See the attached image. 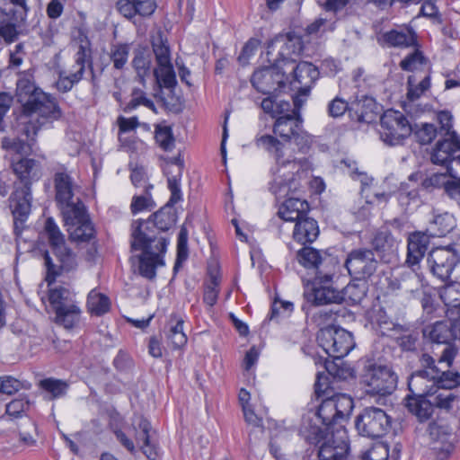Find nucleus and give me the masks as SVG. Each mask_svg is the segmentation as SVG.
<instances>
[{"label":"nucleus","instance_id":"obj_36","mask_svg":"<svg viewBox=\"0 0 460 460\" xmlns=\"http://www.w3.org/2000/svg\"><path fill=\"white\" fill-rule=\"evenodd\" d=\"M423 336L432 342L447 344L454 338L451 323L447 321H438L423 329Z\"/></svg>","mask_w":460,"mask_h":460},{"label":"nucleus","instance_id":"obj_32","mask_svg":"<svg viewBox=\"0 0 460 460\" xmlns=\"http://www.w3.org/2000/svg\"><path fill=\"white\" fill-rule=\"evenodd\" d=\"M319 235V227L316 220L305 217L296 222L293 237L303 244L313 243Z\"/></svg>","mask_w":460,"mask_h":460},{"label":"nucleus","instance_id":"obj_2","mask_svg":"<svg viewBox=\"0 0 460 460\" xmlns=\"http://www.w3.org/2000/svg\"><path fill=\"white\" fill-rule=\"evenodd\" d=\"M174 223V214L166 207L154 213L147 220L138 219L132 223L130 246L132 251L141 252L138 270L142 277L155 279L156 268L164 264V255L168 241L161 233L169 230Z\"/></svg>","mask_w":460,"mask_h":460},{"label":"nucleus","instance_id":"obj_50","mask_svg":"<svg viewBox=\"0 0 460 460\" xmlns=\"http://www.w3.org/2000/svg\"><path fill=\"white\" fill-rule=\"evenodd\" d=\"M40 386L51 394L53 398L63 396L67 389V384L62 380L55 378H46L40 382Z\"/></svg>","mask_w":460,"mask_h":460},{"label":"nucleus","instance_id":"obj_10","mask_svg":"<svg viewBox=\"0 0 460 460\" xmlns=\"http://www.w3.org/2000/svg\"><path fill=\"white\" fill-rule=\"evenodd\" d=\"M49 301L56 314V323L72 329L79 322L81 310L70 289L61 286L50 288Z\"/></svg>","mask_w":460,"mask_h":460},{"label":"nucleus","instance_id":"obj_31","mask_svg":"<svg viewBox=\"0 0 460 460\" xmlns=\"http://www.w3.org/2000/svg\"><path fill=\"white\" fill-rule=\"evenodd\" d=\"M373 252L384 257L393 253L397 248V241L387 227H381L371 239Z\"/></svg>","mask_w":460,"mask_h":460},{"label":"nucleus","instance_id":"obj_41","mask_svg":"<svg viewBox=\"0 0 460 460\" xmlns=\"http://www.w3.org/2000/svg\"><path fill=\"white\" fill-rule=\"evenodd\" d=\"M430 88V76L425 75L419 82L415 75H409L407 79V99L410 102L418 100Z\"/></svg>","mask_w":460,"mask_h":460},{"label":"nucleus","instance_id":"obj_34","mask_svg":"<svg viewBox=\"0 0 460 460\" xmlns=\"http://www.w3.org/2000/svg\"><path fill=\"white\" fill-rule=\"evenodd\" d=\"M135 429H136V439L138 442H143L142 451L146 455V456L150 460H155L157 453L154 445L151 444L150 441V430L151 425L150 422L140 416L135 422Z\"/></svg>","mask_w":460,"mask_h":460},{"label":"nucleus","instance_id":"obj_52","mask_svg":"<svg viewBox=\"0 0 460 460\" xmlns=\"http://www.w3.org/2000/svg\"><path fill=\"white\" fill-rule=\"evenodd\" d=\"M30 400L26 395H22L6 404V413L12 417L19 418L29 411Z\"/></svg>","mask_w":460,"mask_h":460},{"label":"nucleus","instance_id":"obj_47","mask_svg":"<svg viewBox=\"0 0 460 460\" xmlns=\"http://www.w3.org/2000/svg\"><path fill=\"white\" fill-rule=\"evenodd\" d=\"M151 189L143 190L142 193L135 195L130 205L131 212L137 214L145 209H152L154 201L150 193Z\"/></svg>","mask_w":460,"mask_h":460},{"label":"nucleus","instance_id":"obj_33","mask_svg":"<svg viewBox=\"0 0 460 460\" xmlns=\"http://www.w3.org/2000/svg\"><path fill=\"white\" fill-rule=\"evenodd\" d=\"M302 119L297 115H285L279 117L273 126V132L275 135L279 136L283 139L290 140L294 134H297L301 129Z\"/></svg>","mask_w":460,"mask_h":460},{"label":"nucleus","instance_id":"obj_39","mask_svg":"<svg viewBox=\"0 0 460 460\" xmlns=\"http://www.w3.org/2000/svg\"><path fill=\"white\" fill-rule=\"evenodd\" d=\"M86 305L92 314L99 316L110 310L111 301L106 295L94 288L88 294Z\"/></svg>","mask_w":460,"mask_h":460},{"label":"nucleus","instance_id":"obj_26","mask_svg":"<svg viewBox=\"0 0 460 460\" xmlns=\"http://www.w3.org/2000/svg\"><path fill=\"white\" fill-rule=\"evenodd\" d=\"M378 106L374 98L367 95L350 102V118L358 122L371 123L376 119Z\"/></svg>","mask_w":460,"mask_h":460},{"label":"nucleus","instance_id":"obj_40","mask_svg":"<svg viewBox=\"0 0 460 460\" xmlns=\"http://www.w3.org/2000/svg\"><path fill=\"white\" fill-rule=\"evenodd\" d=\"M316 417L321 420L322 423L326 426L325 429H328V430H330L331 425L337 423L339 420H341L336 411L335 403L330 396L322 400Z\"/></svg>","mask_w":460,"mask_h":460},{"label":"nucleus","instance_id":"obj_17","mask_svg":"<svg viewBox=\"0 0 460 460\" xmlns=\"http://www.w3.org/2000/svg\"><path fill=\"white\" fill-rule=\"evenodd\" d=\"M430 450L438 460H447L454 449L453 428L444 420L432 422L429 426Z\"/></svg>","mask_w":460,"mask_h":460},{"label":"nucleus","instance_id":"obj_13","mask_svg":"<svg viewBox=\"0 0 460 460\" xmlns=\"http://www.w3.org/2000/svg\"><path fill=\"white\" fill-rule=\"evenodd\" d=\"M355 425L361 436L378 438L391 429V418L380 408L367 407L357 416Z\"/></svg>","mask_w":460,"mask_h":460},{"label":"nucleus","instance_id":"obj_18","mask_svg":"<svg viewBox=\"0 0 460 460\" xmlns=\"http://www.w3.org/2000/svg\"><path fill=\"white\" fill-rule=\"evenodd\" d=\"M10 167L16 177L13 185L31 187L42 177L41 164L33 158L12 157Z\"/></svg>","mask_w":460,"mask_h":460},{"label":"nucleus","instance_id":"obj_9","mask_svg":"<svg viewBox=\"0 0 460 460\" xmlns=\"http://www.w3.org/2000/svg\"><path fill=\"white\" fill-rule=\"evenodd\" d=\"M412 132L413 126L399 111L390 109L380 117V138L386 146H402Z\"/></svg>","mask_w":460,"mask_h":460},{"label":"nucleus","instance_id":"obj_22","mask_svg":"<svg viewBox=\"0 0 460 460\" xmlns=\"http://www.w3.org/2000/svg\"><path fill=\"white\" fill-rule=\"evenodd\" d=\"M184 162L181 155L169 158L164 167V173L167 176L168 189L171 191V198L167 203L168 207H172L179 202L181 198V178Z\"/></svg>","mask_w":460,"mask_h":460},{"label":"nucleus","instance_id":"obj_15","mask_svg":"<svg viewBox=\"0 0 460 460\" xmlns=\"http://www.w3.org/2000/svg\"><path fill=\"white\" fill-rule=\"evenodd\" d=\"M344 266L349 275L366 279L375 274L378 268V261L373 250L361 247L353 249L348 253Z\"/></svg>","mask_w":460,"mask_h":460},{"label":"nucleus","instance_id":"obj_63","mask_svg":"<svg viewBox=\"0 0 460 460\" xmlns=\"http://www.w3.org/2000/svg\"><path fill=\"white\" fill-rule=\"evenodd\" d=\"M388 456L386 446L378 443L363 454V460H387Z\"/></svg>","mask_w":460,"mask_h":460},{"label":"nucleus","instance_id":"obj_8","mask_svg":"<svg viewBox=\"0 0 460 460\" xmlns=\"http://www.w3.org/2000/svg\"><path fill=\"white\" fill-rule=\"evenodd\" d=\"M55 200L62 215L76 217L80 215V208L84 203L75 197V183L74 178L64 166L58 167L53 176Z\"/></svg>","mask_w":460,"mask_h":460},{"label":"nucleus","instance_id":"obj_57","mask_svg":"<svg viewBox=\"0 0 460 460\" xmlns=\"http://www.w3.org/2000/svg\"><path fill=\"white\" fill-rule=\"evenodd\" d=\"M130 180L137 188L153 189V185L147 182L146 171L143 166L137 165L132 169Z\"/></svg>","mask_w":460,"mask_h":460},{"label":"nucleus","instance_id":"obj_29","mask_svg":"<svg viewBox=\"0 0 460 460\" xmlns=\"http://www.w3.org/2000/svg\"><path fill=\"white\" fill-rule=\"evenodd\" d=\"M421 369L415 371L408 381V385L423 386L425 380L435 382L438 377L440 369L437 367L435 359L428 353H422L420 357ZM416 387H414L415 389Z\"/></svg>","mask_w":460,"mask_h":460},{"label":"nucleus","instance_id":"obj_28","mask_svg":"<svg viewBox=\"0 0 460 460\" xmlns=\"http://www.w3.org/2000/svg\"><path fill=\"white\" fill-rule=\"evenodd\" d=\"M297 261L306 269H314L315 274H318L323 270V263L327 261H331L333 264L334 269L338 267V261L336 258L327 254H322L320 251L314 249L310 246H305L300 249L296 253Z\"/></svg>","mask_w":460,"mask_h":460},{"label":"nucleus","instance_id":"obj_5","mask_svg":"<svg viewBox=\"0 0 460 460\" xmlns=\"http://www.w3.org/2000/svg\"><path fill=\"white\" fill-rule=\"evenodd\" d=\"M300 432L310 444L318 446L320 460H344L349 454V438L344 429L330 431L317 425H304Z\"/></svg>","mask_w":460,"mask_h":460},{"label":"nucleus","instance_id":"obj_21","mask_svg":"<svg viewBox=\"0 0 460 460\" xmlns=\"http://www.w3.org/2000/svg\"><path fill=\"white\" fill-rule=\"evenodd\" d=\"M408 385L411 394L405 397V407L408 411L415 415L420 421L428 420L433 413V402L427 399L429 390L427 386Z\"/></svg>","mask_w":460,"mask_h":460},{"label":"nucleus","instance_id":"obj_59","mask_svg":"<svg viewBox=\"0 0 460 460\" xmlns=\"http://www.w3.org/2000/svg\"><path fill=\"white\" fill-rule=\"evenodd\" d=\"M59 33V28L55 21H50L40 29V37L45 46H50L54 43L55 37Z\"/></svg>","mask_w":460,"mask_h":460},{"label":"nucleus","instance_id":"obj_53","mask_svg":"<svg viewBox=\"0 0 460 460\" xmlns=\"http://www.w3.org/2000/svg\"><path fill=\"white\" fill-rule=\"evenodd\" d=\"M155 138L159 146L164 151H170L174 146V137L170 127H157Z\"/></svg>","mask_w":460,"mask_h":460},{"label":"nucleus","instance_id":"obj_55","mask_svg":"<svg viewBox=\"0 0 460 460\" xmlns=\"http://www.w3.org/2000/svg\"><path fill=\"white\" fill-rule=\"evenodd\" d=\"M327 111L332 118L341 117L346 111H349L350 115V102L342 98L335 97L328 103Z\"/></svg>","mask_w":460,"mask_h":460},{"label":"nucleus","instance_id":"obj_20","mask_svg":"<svg viewBox=\"0 0 460 460\" xmlns=\"http://www.w3.org/2000/svg\"><path fill=\"white\" fill-rule=\"evenodd\" d=\"M251 83L258 92L270 95L285 85V73L279 66H265L252 74Z\"/></svg>","mask_w":460,"mask_h":460},{"label":"nucleus","instance_id":"obj_6","mask_svg":"<svg viewBox=\"0 0 460 460\" xmlns=\"http://www.w3.org/2000/svg\"><path fill=\"white\" fill-rule=\"evenodd\" d=\"M337 272L331 261L323 263V270L311 282V288L305 291L304 296L313 305L321 306L330 304H341V290L333 286V278Z\"/></svg>","mask_w":460,"mask_h":460},{"label":"nucleus","instance_id":"obj_1","mask_svg":"<svg viewBox=\"0 0 460 460\" xmlns=\"http://www.w3.org/2000/svg\"><path fill=\"white\" fill-rule=\"evenodd\" d=\"M256 146L268 152L276 162L275 167L271 169L273 179L269 189L277 198H287L278 211L279 219L296 222L306 217L309 211L308 202L291 194L298 190V179L310 169L308 159L287 156L286 146L270 135L257 137Z\"/></svg>","mask_w":460,"mask_h":460},{"label":"nucleus","instance_id":"obj_49","mask_svg":"<svg viewBox=\"0 0 460 460\" xmlns=\"http://www.w3.org/2000/svg\"><path fill=\"white\" fill-rule=\"evenodd\" d=\"M401 291L405 294H412L418 291L420 287V279L413 271H405L401 274V283L399 284Z\"/></svg>","mask_w":460,"mask_h":460},{"label":"nucleus","instance_id":"obj_14","mask_svg":"<svg viewBox=\"0 0 460 460\" xmlns=\"http://www.w3.org/2000/svg\"><path fill=\"white\" fill-rule=\"evenodd\" d=\"M86 66L90 70L91 80L94 83L95 74L93 71L91 49L86 45L81 44L75 56V65L73 66L75 70L68 75L64 71L59 72L58 79L56 82L57 89L61 93H67L72 90L74 85L77 84L83 79Z\"/></svg>","mask_w":460,"mask_h":460},{"label":"nucleus","instance_id":"obj_37","mask_svg":"<svg viewBox=\"0 0 460 460\" xmlns=\"http://www.w3.org/2000/svg\"><path fill=\"white\" fill-rule=\"evenodd\" d=\"M154 76L160 88L173 92L177 86L176 74L172 63L156 66L154 69Z\"/></svg>","mask_w":460,"mask_h":460},{"label":"nucleus","instance_id":"obj_64","mask_svg":"<svg viewBox=\"0 0 460 460\" xmlns=\"http://www.w3.org/2000/svg\"><path fill=\"white\" fill-rule=\"evenodd\" d=\"M434 164L445 166L447 172L453 179L460 178V155H456V153L445 163H433Z\"/></svg>","mask_w":460,"mask_h":460},{"label":"nucleus","instance_id":"obj_4","mask_svg":"<svg viewBox=\"0 0 460 460\" xmlns=\"http://www.w3.org/2000/svg\"><path fill=\"white\" fill-rule=\"evenodd\" d=\"M42 234L47 238L49 245L57 257L59 264H55L48 251L44 252V264L47 270L45 280L48 285L55 282L56 278L62 271H70L75 269L76 256L73 251L66 246L64 234L52 217H48L44 224Z\"/></svg>","mask_w":460,"mask_h":460},{"label":"nucleus","instance_id":"obj_42","mask_svg":"<svg viewBox=\"0 0 460 460\" xmlns=\"http://www.w3.org/2000/svg\"><path fill=\"white\" fill-rule=\"evenodd\" d=\"M342 302L349 305H358L367 295V286L365 283H349L342 290H341Z\"/></svg>","mask_w":460,"mask_h":460},{"label":"nucleus","instance_id":"obj_44","mask_svg":"<svg viewBox=\"0 0 460 460\" xmlns=\"http://www.w3.org/2000/svg\"><path fill=\"white\" fill-rule=\"evenodd\" d=\"M302 49L303 47L301 39L299 37L288 34L287 36V40L281 49L280 56L282 57L284 62H295L296 60L293 56H299Z\"/></svg>","mask_w":460,"mask_h":460},{"label":"nucleus","instance_id":"obj_30","mask_svg":"<svg viewBox=\"0 0 460 460\" xmlns=\"http://www.w3.org/2000/svg\"><path fill=\"white\" fill-rule=\"evenodd\" d=\"M23 122L24 119H22L18 131L20 135L24 136L26 139L17 137L14 138L4 137L2 140V147L4 149L13 151L19 155H28L32 152V147L36 142L35 137L38 133L37 131L34 135L31 133V136H27L22 131Z\"/></svg>","mask_w":460,"mask_h":460},{"label":"nucleus","instance_id":"obj_51","mask_svg":"<svg viewBox=\"0 0 460 460\" xmlns=\"http://www.w3.org/2000/svg\"><path fill=\"white\" fill-rule=\"evenodd\" d=\"M330 398L333 400L336 411L341 420L350 414L354 404L353 400L349 395L345 394H336L330 396Z\"/></svg>","mask_w":460,"mask_h":460},{"label":"nucleus","instance_id":"obj_62","mask_svg":"<svg viewBox=\"0 0 460 460\" xmlns=\"http://www.w3.org/2000/svg\"><path fill=\"white\" fill-rule=\"evenodd\" d=\"M398 345L402 350L414 351L419 346V333L411 332L398 338Z\"/></svg>","mask_w":460,"mask_h":460},{"label":"nucleus","instance_id":"obj_24","mask_svg":"<svg viewBox=\"0 0 460 460\" xmlns=\"http://www.w3.org/2000/svg\"><path fill=\"white\" fill-rule=\"evenodd\" d=\"M376 40L384 48H409L417 44L416 34L409 28L380 32L376 35Z\"/></svg>","mask_w":460,"mask_h":460},{"label":"nucleus","instance_id":"obj_12","mask_svg":"<svg viewBox=\"0 0 460 460\" xmlns=\"http://www.w3.org/2000/svg\"><path fill=\"white\" fill-rule=\"evenodd\" d=\"M453 117L449 111H440L438 114V120L440 124L439 135L441 138L436 143L431 154L432 163H445L454 153L460 151V137L455 130H452Z\"/></svg>","mask_w":460,"mask_h":460},{"label":"nucleus","instance_id":"obj_19","mask_svg":"<svg viewBox=\"0 0 460 460\" xmlns=\"http://www.w3.org/2000/svg\"><path fill=\"white\" fill-rule=\"evenodd\" d=\"M13 192L9 197V207L14 219V228L22 226L31 211L32 190L31 187L13 185Z\"/></svg>","mask_w":460,"mask_h":460},{"label":"nucleus","instance_id":"obj_38","mask_svg":"<svg viewBox=\"0 0 460 460\" xmlns=\"http://www.w3.org/2000/svg\"><path fill=\"white\" fill-rule=\"evenodd\" d=\"M132 66L137 73L136 79L143 86L146 84V77L150 74L151 57L145 49L135 51Z\"/></svg>","mask_w":460,"mask_h":460},{"label":"nucleus","instance_id":"obj_61","mask_svg":"<svg viewBox=\"0 0 460 460\" xmlns=\"http://www.w3.org/2000/svg\"><path fill=\"white\" fill-rule=\"evenodd\" d=\"M456 399L457 396L448 390L439 393L434 397V402H432L433 407L436 406L439 409L449 411Z\"/></svg>","mask_w":460,"mask_h":460},{"label":"nucleus","instance_id":"obj_56","mask_svg":"<svg viewBox=\"0 0 460 460\" xmlns=\"http://www.w3.org/2000/svg\"><path fill=\"white\" fill-rule=\"evenodd\" d=\"M152 47L155 57L156 66L172 63L170 49L163 40H160L159 42H153Z\"/></svg>","mask_w":460,"mask_h":460},{"label":"nucleus","instance_id":"obj_7","mask_svg":"<svg viewBox=\"0 0 460 460\" xmlns=\"http://www.w3.org/2000/svg\"><path fill=\"white\" fill-rule=\"evenodd\" d=\"M398 376L391 367L369 361L365 365L360 384L370 396L385 397L396 389Z\"/></svg>","mask_w":460,"mask_h":460},{"label":"nucleus","instance_id":"obj_48","mask_svg":"<svg viewBox=\"0 0 460 460\" xmlns=\"http://www.w3.org/2000/svg\"><path fill=\"white\" fill-rule=\"evenodd\" d=\"M434 384H436L438 388L452 390L460 385V374L448 370L440 371Z\"/></svg>","mask_w":460,"mask_h":460},{"label":"nucleus","instance_id":"obj_46","mask_svg":"<svg viewBox=\"0 0 460 460\" xmlns=\"http://www.w3.org/2000/svg\"><path fill=\"white\" fill-rule=\"evenodd\" d=\"M220 279L217 275H210L205 283L203 301L209 306H213L218 297Z\"/></svg>","mask_w":460,"mask_h":460},{"label":"nucleus","instance_id":"obj_60","mask_svg":"<svg viewBox=\"0 0 460 460\" xmlns=\"http://www.w3.org/2000/svg\"><path fill=\"white\" fill-rule=\"evenodd\" d=\"M136 16L150 17L156 10L157 4L155 0H135Z\"/></svg>","mask_w":460,"mask_h":460},{"label":"nucleus","instance_id":"obj_43","mask_svg":"<svg viewBox=\"0 0 460 460\" xmlns=\"http://www.w3.org/2000/svg\"><path fill=\"white\" fill-rule=\"evenodd\" d=\"M19 36L16 25L12 22L10 15L0 8V37L10 44L14 42Z\"/></svg>","mask_w":460,"mask_h":460},{"label":"nucleus","instance_id":"obj_16","mask_svg":"<svg viewBox=\"0 0 460 460\" xmlns=\"http://www.w3.org/2000/svg\"><path fill=\"white\" fill-rule=\"evenodd\" d=\"M427 261L433 275L446 282L460 262V256L452 246L437 247L429 253Z\"/></svg>","mask_w":460,"mask_h":460},{"label":"nucleus","instance_id":"obj_23","mask_svg":"<svg viewBox=\"0 0 460 460\" xmlns=\"http://www.w3.org/2000/svg\"><path fill=\"white\" fill-rule=\"evenodd\" d=\"M80 215L76 217L63 215L66 226H68L70 238L76 242H88L94 237L95 231L89 220L84 206L80 208Z\"/></svg>","mask_w":460,"mask_h":460},{"label":"nucleus","instance_id":"obj_45","mask_svg":"<svg viewBox=\"0 0 460 460\" xmlns=\"http://www.w3.org/2000/svg\"><path fill=\"white\" fill-rule=\"evenodd\" d=\"M129 51L130 45L127 43H118L111 46L110 58L115 69L121 70L124 68L128 59Z\"/></svg>","mask_w":460,"mask_h":460},{"label":"nucleus","instance_id":"obj_3","mask_svg":"<svg viewBox=\"0 0 460 460\" xmlns=\"http://www.w3.org/2000/svg\"><path fill=\"white\" fill-rule=\"evenodd\" d=\"M15 96L22 107V131L27 136L34 135L42 126L58 119L62 115L56 99L36 85L33 74L30 71L19 73Z\"/></svg>","mask_w":460,"mask_h":460},{"label":"nucleus","instance_id":"obj_35","mask_svg":"<svg viewBox=\"0 0 460 460\" xmlns=\"http://www.w3.org/2000/svg\"><path fill=\"white\" fill-rule=\"evenodd\" d=\"M456 226V223L454 216L445 212L435 215L426 231L431 237H443L449 234Z\"/></svg>","mask_w":460,"mask_h":460},{"label":"nucleus","instance_id":"obj_54","mask_svg":"<svg viewBox=\"0 0 460 460\" xmlns=\"http://www.w3.org/2000/svg\"><path fill=\"white\" fill-rule=\"evenodd\" d=\"M413 132L420 144L427 145L435 138L438 134V129L433 124L422 123L420 127L413 128Z\"/></svg>","mask_w":460,"mask_h":460},{"label":"nucleus","instance_id":"obj_27","mask_svg":"<svg viewBox=\"0 0 460 460\" xmlns=\"http://www.w3.org/2000/svg\"><path fill=\"white\" fill-rule=\"evenodd\" d=\"M430 237L427 231L410 234L406 259L409 265L415 266L423 259L429 245Z\"/></svg>","mask_w":460,"mask_h":460},{"label":"nucleus","instance_id":"obj_11","mask_svg":"<svg viewBox=\"0 0 460 460\" xmlns=\"http://www.w3.org/2000/svg\"><path fill=\"white\" fill-rule=\"evenodd\" d=\"M317 342L334 359L344 358L355 346L352 333L334 325L322 327L317 333Z\"/></svg>","mask_w":460,"mask_h":460},{"label":"nucleus","instance_id":"obj_58","mask_svg":"<svg viewBox=\"0 0 460 460\" xmlns=\"http://www.w3.org/2000/svg\"><path fill=\"white\" fill-rule=\"evenodd\" d=\"M22 387V383L11 376H0V393L12 395L21 390Z\"/></svg>","mask_w":460,"mask_h":460},{"label":"nucleus","instance_id":"obj_25","mask_svg":"<svg viewBox=\"0 0 460 460\" xmlns=\"http://www.w3.org/2000/svg\"><path fill=\"white\" fill-rule=\"evenodd\" d=\"M294 79L291 84L297 89L302 95H307L316 80L319 78V71L310 62H299L293 69Z\"/></svg>","mask_w":460,"mask_h":460}]
</instances>
